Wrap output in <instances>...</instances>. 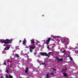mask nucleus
<instances>
[{
  "label": "nucleus",
  "mask_w": 78,
  "mask_h": 78,
  "mask_svg": "<svg viewBox=\"0 0 78 78\" xmlns=\"http://www.w3.org/2000/svg\"><path fill=\"white\" fill-rule=\"evenodd\" d=\"M16 50H17V49H19V50H20V48H17V47H16Z\"/></svg>",
  "instance_id": "20"
},
{
  "label": "nucleus",
  "mask_w": 78,
  "mask_h": 78,
  "mask_svg": "<svg viewBox=\"0 0 78 78\" xmlns=\"http://www.w3.org/2000/svg\"><path fill=\"white\" fill-rule=\"evenodd\" d=\"M63 76H65V77H66L67 76H68V75H67V74H66V73H63Z\"/></svg>",
  "instance_id": "6"
},
{
  "label": "nucleus",
  "mask_w": 78,
  "mask_h": 78,
  "mask_svg": "<svg viewBox=\"0 0 78 78\" xmlns=\"http://www.w3.org/2000/svg\"><path fill=\"white\" fill-rule=\"evenodd\" d=\"M5 77H6V78H8V76L7 75H6Z\"/></svg>",
  "instance_id": "24"
},
{
  "label": "nucleus",
  "mask_w": 78,
  "mask_h": 78,
  "mask_svg": "<svg viewBox=\"0 0 78 78\" xmlns=\"http://www.w3.org/2000/svg\"><path fill=\"white\" fill-rule=\"evenodd\" d=\"M38 47H41V44H39L38 45Z\"/></svg>",
  "instance_id": "27"
},
{
  "label": "nucleus",
  "mask_w": 78,
  "mask_h": 78,
  "mask_svg": "<svg viewBox=\"0 0 78 78\" xmlns=\"http://www.w3.org/2000/svg\"><path fill=\"white\" fill-rule=\"evenodd\" d=\"M13 68H14V69H15V68H16V67L12 68V69H13Z\"/></svg>",
  "instance_id": "38"
},
{
  "label": "nucleus",
  "mask_w": 78,
  "mask_h": 78,
  "mask_svg": "<svg viewBox=\"0 0 78 78\" xmlns=\"http://www.w3.org/2000/svg\"><path fill=\"white\" fill-rule=\"evenodd\" d=\"M12 39L9 40L8 39H6L5 40H3L1 42L2 44L4 43L5 44H11L12 43Z\"/></svg>",
  "instance_id": "1"
},
{
  "label": "nucleus",
  "mask_w": 78,
  "mask_h": 78,
  "mask_svg": "<svg viewBox=\"0 0 78 78\" xmlns=\"http://www.w3.org/2000/svg\"><path fill=\"white\" fill-rule=\"evenodd\" d=\"M36 47L35 46H33V47H30V49H31L32 50L33 49H34V48H36Z\"/></svg>",
  "instance_id": "5"
},
{
  "label": "nucleus",
  "mask_w": 78,
  "mask_h": 78,
  "mask_svg": "<svg viewBox=\"0 0 78 78\" xmlns=\"http://www.w3.org/2000/svg\"><path fill=\"white\" fill-rule=\"evenodd\" d=\"M42 16H44V15H43Z\"/></svg>",
  "instance_id": "40"
},
{
  "label": "nucleus",
  "mask_w": 78,
  "mask_h": 78,
  "mask_svg": "<svg viewBox=\"0 0 78 78\" xmlns=\"http://www.w3.org/2000/svg\"><path fill=\"white\" fill-rule=\"evenodd\" d=\"M4 50H7V49L6 48H4Z\"/></svg>",
  "instance_id": "25"
},
{
  "label": "nucleus",
  "mask_w": 78,
  "mask_h": 78,
  "mask_svg": "<svg viewBox=\"0 0 78 78\" xmlns=\"http://www.w3.org/2000/svg\"><path fill=\"white\" fill-rule=\"evenodd\" d=\"M46 76L47 77V78H48V77H49V74H48V73Z\"/></svg>",
  "instance_id": "10"
},
{
  "label": "nucleus",
  "mask_w": 78,
  "mask_h": 78,
  "mask_svg": "<svg viewBox=\"0 0 78 78\" xmlns=\"http://www.w3.org/2000/svg\"><path fill=\"white\" fill-rule=\"evenodd\" d=\"M31 41V44H34V41L32 40H30Z\"/></svg>",
  "instance_id": "9"
},
{
  "label": "nucleus",
  "mask_w": 78,
  "mask_h": 78,
  "mask_svg": "<svg viewBox=\"0 0 78 78\" xmlns=\"http://www.w3.org/2000/svg\"><path fill=\"white\" fill-rule=\"evenodd\" d=\"M44 65L45 66H47V65L46 64H44Z\"/></svg>",
  "instance_id": "36"
},
{
  "label": "nucleus",
  "mask_w": 78,
  "mask_h": 78,
  "mask_svg": "<svg viewBox=\"0 0 78 78\" xmlns=\"http://www.w3.org/2000/svg\"><path fill=\"white\" fill-rule=\"evenodd\" d=\"M16 47H17V48L19 47V46H17Z\"/></svg>",
  "instance_id": "37"
},
{
  "label": "nucleus",
  "mask_w": 78,
  "mask_h": 78,
  "mask_svg": "<svg viewBox=\"0 0 78 78\" xmlns=\"http://www.w3.org/2000/svg\"><path fill=\"white\" fill-rule=\"evenodd\" d=\"M68 41H69V39H68Z\"/></svg>",
  "instance_id": "39"
},
{
  "label": "nucleus",
  "mask_w": 78,
  "mask_h": 78,
  "mask_svg": "<svg viewBox=\"0 0 78 78\" xmlns=\"http://www.w3.org/2000/svg\"><path fill=\"white\" fill-rule=\"evenodd\" d=\"M24 41H23V44H26V43H27V41L26 40L25 38L24 39Z\"/></svg>",
  "instance_id": "4"
},
{
  "label": "nucleus",
  "mask_w": 78,
  "mask_h": 78,
  "mask_svg": "<svg viewBox=\"0 0 78 78\" xmlns=\"http://www.w3.org/2000/svg\"><path fill=\"white\" fill-rule=\"evenodd\" d=\"M63 61V59L62 58H58V61Z\"/></svg>",
  "instance_id": "7"
},
{
  "label": "nucleus",
  "mask_w": 78,
  "mask_h": 78,
  "mask_svg": "<svg viewBox=\"0 0 78 78\" xmlns=\"http://www.w3.org/2000/svg\"><path fill=\"white\" fill-rule=\"evenodd\" d=\"M65 51H63V53H65Z\"/></svg>",
  "instance_id": "31"
},
{
  "label": "nucleus",
  "mask_w": 78,
  "mask_h": 78,
  "mask_svg": "<svg viewBox=\"0 0 78 78\" xmlns=\"http://www.w3.org/2000/svg\"><path fill=\"white\" fill-rule=\"evenodd\" d=\"M1 78H4V77H3V76H2L1 77Z\"/></svg>",
  "instance_id": "33"
},
{
  "label": "nucleus",
  "mask_w": 78,
  "mask_h": 78,
  "mask_svg": "<svg viewBox=\"0 0 78 78\" xmlns=\"http://www.w3.org/2000/svg\"><path fill=\"white\" fill-rule=\"evenodd\" d=\"M55 59H57V60H58V59H59V58H58V57H56L55 58Z\"/></svg>",
  "instance_id": "18"
},
{
  "label": "nucleus",
  "mask_w": 78,
  "mask_h": 78,
  "mask_svg": "<svg viewBox=\"0 0 78 78\" xmlns=\"http://www.w3.org/2000/svg\"><path fill=\"white\" fill-rule=\"evenodd\" d=\"M6 72H7V73H9V71H8V70H7L6 71Z\"/></svg>",
  "instance_id": "26"
},
{
  "label": "nucleus",
  "mask_w": 78,
  "mask_h": 78,
  "mask_svg": "<svg viewBox=\"0 0 78 78\" xmlns=\"http://www.w3.org/2000/svg\"><path fill=\"white\" fill-rule=\"evenodd\" d=\"M10 67H12V64H11L9 66Z\"/></svg>",
  "instance_id": "22"
},
{
  "label": "nucleus",
  "mask_w": 78,
  "mask_h": 78,
  "mask_svg": "<svg viewBox=\"0 0 78 78\" xmlns=\"http://www.w3.org/2000/svg\"><path fill=\"white\" fill-rule=\"evenodd\" d=\"M51 52H49L48 53V54H49V55H50V54H51Z\"/></svg>",
  "instance_id": "23"
},
{
  "label": "nucleus",
  "mask_w": 78,
  "mask_h": 78,
  "mask_svg": "<svg viewBox=\"0 0 78 78\" xmlns=\"http://www.w3.org/2000/svg\"><path fill=\"white\" fill-rule=\"evenodd\" d=\"M40 53L41 55V56H48V58L50 57L49 55H48V54H47L46 53L40 52Z\"/></svg>",
  "instance_id": "2"
},
{
  "label": "nucleus",
  "mask_w": 78,
  "mask_h": 78,
  "mask_svg": "<svg viewBox=\"0 0 78 78\" xmlns=\"http://www.w3.org/2000/svg\"><path fill=\"white\" fill-rule=\"evenodd\" d=\"M6 46H8V47H11V45H10V44H6Z\"/></svg>",
  "instance_id": "13"
},
{
  "label": "nucleus",
  "mask_w": 78,
  "mask_h": 78,
  "mask_svg": "<svg viewBox=\"0 0 78 78\" xmlns=\"http://www.w3.org/2000/svg\"><path fill=\"white\" fill-rule=\"evenodd\" d=\"M25 55H26L27 56V55H28V54L27 53H26V54H25Z\"/></svg>",
  "instance_id": "32"
},
{
  "label": "nucleus",
  "mask_w": 78,
  "mask_h": 78,
  "mask_svg": "<svg viewBox=\"0 0 78 78\" xmlns=\"http://www.w3.org/2000/svg\"><path fill=\"white\" fill-rule=\"evenodd\" d=\"M29 50L31 52V53L33 52V50L30 48Z\"/></svg>",
  "instance_id": "14"
},
{
  "label": "nucleus",
  "mask_w": 78,
  "mask_h": 78,
  "mask_svg": "<svg viewBox=\"0 0 78 78\" xmlns=\"http://www.w3.org/2000/svg\"><path fill=\"white\" fill-rule=\"evenodd\" d=\"M15 55L16 56L17 58H19V55L18 54H16Z\"/></svg>",
  "instance_id": "12"
},
{
  "label": "nucleus",
  "mask_w": 78,
  "mask_h": 78,
  "mask_svg": "<svg viewBox=\"0 0 78 78\" xmlns=\"http://www.w3.org/2000/svg\"><path fill=\"white\" fill-rule=\"evenodd\" d=\"M28 68H26V69L25 70V73H28Z\"/></svg>",
  "instance_id": "8"
},
{
  "label": "nucleus",
  "mask_w": 78,
  "mask_h": 78,
  "mask_svg": "<svg viewBox=\"0 0 78 78\" xmlns=\"http://www.w3.org/2000/svg\"><path fill=\"white\" fill-rule=\"evenodd\" d=\"M47 48H48V49L49 48V46H48Z\"/></svg>",
  "instance_id": "35"
},
{
  "label": "nucleus",
  "mask_w": 78,
  "mask_h": 78,
  "mask_svg": "<svg viewBox=\"0 0 78 78\" xmlns=\"http://www.w3.org/2000/svg\"><path fill=\"white\" fill-rule=\"evenodd\" d=\"M52 70H54L55 71H56V69H54V68H52Z\"/></svg>",
  "instance_id": "17"
},
{
  "label": "nucleus",
  "mask_w": 78,
  "mask_h": 78,
  "mask_svg": "<svg viewBox=\"0 0 78 78\" xmlns=\"http://www.w3.org/2000/svg\"><path fill=\"white\" fill-rule=\"evenodd\" d=\"M50 75H54V73H51Z\"/></svg>",
  "instance_id": "30"
},
{
  "label": "nucleus",
  "mask_w": 78,
  "mask_h": 78,
  "mask_svg": "<svg viewBox=\"0 0 78 78\" xmlns=\"http://www.w3.org/2000/svg\"><path fill=\"white\" fill-rule=\"evenodd\" d=\"M4 65H5V66H6V63L5 62H4L3 63Z\"/></svg>",
  "instance_id": "21"
},
{
  "label": "nucleus",
  "mask_w": 78,
  "mask_h": 78,
  "mask_svg": "<svg viewBox=\"0 0 78 78\" xmlns=\"http://www.w3.org/2000/svg\"><path fill=\"white\" fill-rule=\"evenodd\" d=\"M69 59L71 61H72V60H73V58H72L71 57L69 58Z\"/></svg>",
  "instance_id": "15"
},
{
  "label": "nucleus",
  "mask_w": 78,
  "mask_h": 78,
  "mask_svg": "<svg viewBox=\"0 0 78 78\" xmlns=\"http://www.w3.org/2000/svg\"><path fill=\"white\" fill-rule=\"evenodd\" d=\"M34 53V55H36V53Z\"/></svg>",
  "instance_id": "34"
},
{
  "label": "nucleus",
  "mask_w": 78,
  "mask_h": 78,
  "mask_svg": "<svg viewBox=\"0 0 78 78\" xmlns=\"http://www.w3.org/2000/svg\"><path fill=\"white\" fill-rule=\"evenodd\" d=\"M45 64V63H41V64H42V65H43V66H44Z\"/></svg>",
  "instance_id": "19"
},
{
  "label": "nucleus",
  "mask_w": 78,
  "mask_h": 78,
  "mask_svg": "<svg viewBox=\"0 0 78 78\" xmlns=\"http://www.w3.org/2000/svg\"><path fill=\"white\" fill-rule=\"evenodd\" d=\"M22 42V40H20L19 41V43H20V42Z\"/></svg>",
  "instance_id": "29"
},
{
  "label": "nucleus",
  "mask_w": 78,
  "mask_h": 78,
  "mask_svg": "<svg viewBox=\"0 0 78 78\" xmlns=\"http://www.w3.org/2000/svg\"><path fill=\"white\" fill-rule=\"evenodd\" d=\"M51 40V38L49 37L48 40L46 41V44L47 45H48V44H49V43L50 42V41Z\"/></svg>",
  "instance_id": "3"
},
{
  "label": "nucleus",
  "mask_w": 78,
  "mask_h": 78,
  "mask_svg": "<svg viewBox=\"0 0 78 78\" xmlns=\"http://www.w3.org/2000/svg\"><path fill=\"white\" fill-rule=\"evenodd\" d=\"M9 78H13V77H12V76L11 75H9Z\"/></svg>",
  "instance_id": "11"
},
{
  "label": "nucleus",
  "mask_w": 78,
  "mask_h": 78,
  "mask_svg": "<svg viewBox=\"0 0 78 78\" xmlns=\"http://www.w3.org/2000/svg\"><path fill=\"white\" fill-rule=\"evenodd\" d=\"M7 48V50H9V48H10V47H7V48Z\"/></svg>",
  "instance_id": "16"
},
{
  "label": "nucleus",
  "mask_w": 78,
  "mask_h": 78,
  "mask_svg": "<svg viewBox=\"0 0 78 78\" xmlns=\"http://www.w3.org/2000/svg\"><path fill=\"white\" fill-rule=\"evenodd\" d=\"M62 39H64V40H65L66 39V37H64L62 38Z\"/></svg>",
  "instance_id": "28"
}]
</instances>
